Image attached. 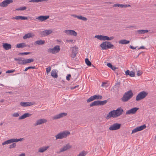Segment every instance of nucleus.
Masks as SVG:
<instances>
[{"mask_svg": "<svg viewBox=\"0 0 156 156\" xmlns=\"http://www.w3.org/2000/svg\"><path fill=\"white\" fill-rule=\"evenodd\" d=\"M120 4H116L114 5V7H120Z\"/></svg>", "mask_w": 156, "mask_h": 156, "instance_id": "obj_57", "label": "nucleus"}, {"mask_svg": "<svg viewBox=\"0 0 156 156\" xmlns=\"http://www.w3.org/2000/svg\"><path fill=\"white\" fill-rule=\"evenodd\" d=\"M64 32L67 34L76 36L77 35V33L73 30H66L64 31Z\"/></svg>", "mask_w": 156, "mask_h": 156, "instance_id": "obj_13", "label": "nucleus"}, {"mask_svg": "<svg viewBox=\"0 0 156 156\" xmlns=\"http://www.w3.org/2000/svg\"><path fill=\"white\" fill-rule=\"evenodd\" d=\"M94 100V98L93 96H91L87 100V103H89L91 101H92Z\"/></svg>", "mask_w": 156, "mask_h": 156, "instance_id": "obj_40", "label": "nucleus"}, {"mask_svg": "<svg viewBox=\"0 0 156 156\" xmlns=\"http://www.w3.org/2000/svg\"><path fill=\"white\" fill-rule=\"evenodd\" d=\"M23 140V138L20 139L13 138L6 140V141L7 144H9L17 142L18 141H21Z\"/></svg>", "mask_w": 156, "mask_h": 156, "instance_id": "obj_15", "label": "nucleus"}, {"mask_svg": "<svg viewBox=\"0 0 156 156\" xmlns=\"http://www.w3.org/2000/svg\"><path fill=\"white\" fill-rule=\"evenodd\" d=\"M13 2L12 0H5L0 3V6L3 7H6Z\"/></svg>", "mask_w": 156, "mask_h": 156, "instance_id": "obj_11", "label": "nucleus"}, {"mask_svg": "<svg viewBox=\"0 0 156 156\" xmlns=\"http://www.w3.org/2000/svg\"><path fill=\"white\" fill-rule=\"evenodd\" d=\"M145 48V47L144 46H142L141 47H140L139 49H144Z\"/></svg>", "mask_w": 156, "mask_h": 156, "instance_id": "obj_62", "label": "nucleus"}, {"mask_svg": "<svg viewBox=\"0 0 156 156\" xmlns=\"http://www.w3.org/2000/svg\"><path fill=\"white\" fill-rule=\"evenodd\" d=\"M52 32L51 30H48L41 31L40 34L42 36H45L51 34Z\"/></svg>", "mask_w": 156, "mask_h": 156, "instance_id": "obj_9", "label": "nucleus"}, {"mask_svg": "<svg viewBox=\"0 0 156 156\" xmlns=\"http://www.w3.org/2000/svg\"><path fill=\"white\" fill-rule=\"evenodd\" d=\"M26 9V7H21L20 8L17 9L16 10H23Z\"/></svg>", "mask_w": 156, "mask_h": 156, "instance_id": "obj_47", "label": "nucleus"}, {"mask_svg": "<svg viewBox=\"0 0 156 156\" xmlns=\"http://www.w3.org/2000/svg\"><path fill=\"white\" fill-rule=\"evenodd\" d=\"M148 94V93L144 91L140 92L136 96V100L139 101L143 99L147 96Z\"/></svg>", "mask_w": 156, "mask_h": 156, "instance_id": "obj_5", "label": "nucleus"}, {"mask_svg": "<svg viewBox=\"0 0 156 156\" xmlns=\"http://www.w3.org/2000/svg\"><path fill=\"white\" fill-rule=\"evenodd\" d=\"M99 105V101H96L92 102L90 105V107L94 106H98Z\"/></svg>", "mask_w": 156, "mask_h": 156, "instance_id": "obj_31", "label": "nucleus"}, {"mask_svg": "<svg viewBox=\"0 0 156 156\" xmlns=\"http://www.w3.org/2000/svg\"><path fill=\"white\" fill-rule=\"evenodd\" d=\"M127 7V5H124L123 4H120V7H121V8H123V7Z\"/></svg>", "mask_w": 156, "mask_h": 156, "instance_id": "obj_54", "label": "nucleus"}, {"mask_svg": "<svg viewBox=\"0 0 156 156\" xmlns=\"http://www.w3.org/2000/svg\"><path fill=\"white\" fill-rule=\"evenodd\" d=\"M30 54V52H25L19 53V55H27Z\"/></svg>", "mask_w": 156, "mask_h": 156, "instance_id": "obj_42", "label": "nucleus"}, {"mask_svg": "<svg viewBox=\"0 0 156 156\" xmlns=\"http://www.w3.org/2000/svg\"><path fill=\"white\" fill-rule=\"evenodd\" d=\"M15 71V70H8L6 71V73H13Z\"/></svg>", "mask_w": 156, "mask_h": 156, "instance_id": "obj_48", "label": "nucleus"}, {"mask_svg": "<svg viewBox=\"0 0 156 156\" xmlns=\"http://www.w3.org/2000/svg\"><path fill=\"white\" fill-rule=\"evenodd\" d=\"M129 75L130 77H133L135 76V73L133 71H130V73L129 74Z\"/></svg>", "mask_w": 156, "mask_h": 156, "instance_id": "obj_43", "label": "nucleus"}, {"mask_svg": "<svg viewBox=\"0 0 156 156\" xmlns=\"http://www.w3.org/2000/svg\"><path fill=\"white\" fill-rule=\"evenodd\" d=\"M29 47V45H27L25 43H22L16 45V47L18 48H23L26 47Z\"/></svg>", "mask_w": 156, "mask_h": 156, "instance_id": "obj_28", "label": "nucleus"}, {"mask_svg": "<svg viewBox=\"0 0 156 156\" xmlns=\"http://www.w3.org/2000/svg\"><path fill=\"white\" fill-rule=\"evenodd\" d=\"M107 102V100H104V101H99V105H103L105 104Z\"/></svg>", "mask_w": 156, "mask_h": 156, "instance_id": "obj_36", "label": "nucleus"}, {"mask_svg": "<svg viewBox=\"0 0 156 156\" xmlns=\"http://www.w3.org/2000/svg\"><path fill=\"white\" fill-rule=\"evenodd\" d=\"M21 106L23 107H25L27 106H31L33 105L31 102H21L20 103Z\"/></svg>", "mask_w": 156, "mask_h": 156, "instance_id": "obj_20", "label": "nucleus"}, {"mask_svg": "<svg viewBox=\"0 0 156 156\" xmlns=\"http://www.w3.org/2000/svg\"><path fill=\"white\" fill-rule=\"evenodd\" d=\"M19 156H25V155L24 153H23L20 154Z\"/></svg>", "mask_w": 156, "mask_h": 156, "instance_id": "obj_61", "label": "nucleus"}, {"mask_svg": "<svg viewBox=\"0 0 156 156\" xmlns=\"http://www.w3.org/2000/svg\"><path fill=\"white\" fill-rule=\"evenodd\" d=\"M49 147V146L40 147L39 148L38 151L39 152L43 153L46 151Z\"/></svg>", "mask_w": 156, "mask_h": 156, "instance_id": "obj_22", "label": "nucleus"}, {"mask_svg": "<svg viewBox=\"0 0 156 156\" xmlns=\"http://www.w3.org/2000/svg\"><path fill=\"white\" fill-rule=\"evenodd\" d=\"M12 19H15L16 20H20V16H15L14 17H13L12 18Z\"/></svg>", "mask_w": 156, "mask_h": 156, "instance_id": "obj_45", "label": "nucleus"}, {"mask_svg": "<svg viewBox=\"0 0 156 156\" xmlns=\"http://www.w3.org/2000/svg\"><path fill=\"white\" fill-rule=\"evenodd\" d=\"M51 75L54 78H57L58 77L57 73L55 69H53L51 71Z\"/></svg>", "mask_w": 156, "mask_h": 156, "instance_id": "obj_24", "label": "nucleus"}, {"mask_svg": "<svg viewBox=\"0 0 156 156\" xmlns=\"http://www.w3.org/2000/svg\"><path fill=\"white\" fill-rule=\"evenodd\" d=\"M60 48L59 45H56L52 48H49L48 50V52L49 53L55 54L58 52Z\"/></svg>", "mask_w": 156, "mask_h": 156, "instance_id": "obj_8", "label": "nucleus"}, {"mask_svg": "<svg viewBox=\"0 0 156 156\" xmlns=\"http://www.w3.org/2000/svg\"><path fill=\"white\" fill-rule=\"evenodd\" d=\"M146 127V126L145 125H143L137 127L132 131V133H135L138 131L142 130L145 129Z\"/></svg>", "mask_w": 156, "mask_h": 156, "instance_id": "obj_10", "label": "nucleus"}, {"mask_svg": "<svg viewBox=\"0 0 156 156\" xmlns=\"http://www.w3.org/2000/svg\"><path fill=\"white\" fill-rule=\"evenodd\" d=\"M30 66V68L31 69H35V66Z\"/></svg>", "mask_w": 156, "mask_h": 156, "instance_id": "obj_63", "label": "nucleus"}, {"mask_svg": "<svg viewBox=\"0 0 156 156\" xmlns=\"http://www.w3.org/2000/svg\"><path fill=\"white\" fill-rule=\"evenodd\" d=\"M87 153L86 152L83 151L80 153L78 156H85Z\"/></svg>", "mask_w": 156, "mask_h": 156, "instance_id": "obj_39", "label": "nucleus"}, {"mask_svg": "<svg viewBox=\"0 0 156 156\" xmlns=\"http://www.w3.org/2000/svg\"><path fill=\"white\" fill-rule=\"evenodd\" d=\"M71 146L69 144H67L66 145H64L63 147L60 149L59 151L57 153H59L65 151L71 147Z\"/></svg>", "mask_w": 156, "mask_h": 156, "instance_id": "obj_12", "label": "nucleus"}, {"mask_svg": "<svg viewBox=\"0 0 156 156\" xmlns=\"http://www.w3.org/2000/svg\"><path fill=\"white\" fill-rule=\"evenodd\" d=\"M107 84V83L105 82H103L102 83L101 86L102 87H106V85Z\"/></svg>", "mask_w": 156, "mask_h": 156, "instance_id": "obj_53", "label": "nucleus"}, {"mask_svg": "<svg viewBox=\"0 0 156 156\" xmlns=\"http://www.w3.org/2000/svg\"><path fill=\"white\" fill-rule=\"evenodd\" d=\"M19 115V114L18 113H14L12 115V116L14 117H18Z\"/></svg>", "mask_w": 156, "mask_h": 156, "instance_id": "obj_46", "label": "nucleus"}, {"mask_svg": "<svg viewBox=\"0 0 156 156\" xmlns=\"http://www.w3.org/2000/svg\"><path fill=\"white\" fill-rule=\"evenodd\" d=\"M133 94L131 90L128 91L124 94L123 97L121 98V100L124 102L128 101L133 96Z\"/></svg>", "mask_w": 156, "mask_h": 156, "instance_id": "obj_2", "label": "nucleus"}, {"mask_svg": "<svg viewBox=\"0 0 156 156\" xmlns=\"http://www.w3.org/2000/svg\"><path fill=\"white\" fill-rule=\"evenodd\" d=\"M47 122V120L44 119H41L37 120L36 123L34 124L35 126H37L38 125L42 124Z\"/></svg>", "mask_w": 156, "mask_h": 156, "instance_id": "obj_17", "label": "nucleus"}, {"mask_svg": "<svg viewBox=\"0 0 156 156\" xmlns=\"http://www.w3.org/2000/svg\"><path fill=\"white\" fill-rule=\"evenodd\" d=\"M66 42L68 43H72L73 42V40H66Z\"/></svg>", "mask_w": 156, "mask_h": 156, "instance_id": "obj_55", "label": "nucleus"}, {"mask_svg": "<svg viewBox=\"0 0 156 156\" xmlns=\"http://www.w3.org/2000/svg\"><path fill=\"white\" fill-rule=\"evenodd\" d=\"M14 60L18 62V63L19 64L24 65L23 61L24 59H23L22 57H19L18 58H15Z\"/></svg>", "mask_w": 156, "mask_h": 156, "instance_id": "obj_25", "label": "nucleus"}, {"mask_svg": "<svg viewBox=\"0 0 156 156\" xmlns=\"http://www.w3.org/2000/svg\"><path fill=\"white\" fill-rule=\"evenodd\" d=\"M93 97L94 100L101 99L102 98V96L99 95H93Z\"/></svg>", "mask_w": 156, "mask_h": 156, "instance_id": "obj_33", "label": "nucleus"}, {"mask_svg": "<svg viewBox=\"0 0 156 156\" xmlns=\"http://www.w3.org/2000/svg\"><path fill=\"white\" fill-rule=\"evenodd\" d=\"M130 72L128 70H127L125 72V74L126 75H129Z\"/></svg>", "mask_w": 156, "mask_h": 156, "instance_id": "obj_52", "label": "nucleus"}, {"mask_svg": "<svg viewBox=\"0 0 156 156\" xmlns=\"http://www.w3.org/2000/svg\"><path fill=\"white\" fill-rule=\"evenodd\" d=\"M49 16H40L37 18V19L38 20L40 21H43L48 19L49 18Z\"/></svg>", "mask_w": 156, "mask_h": 156, "instance_id": "obj_19", "label": "nucleus"}, {"mask_svg": "<svg viewBox=\"0 0 156 156\" xmlns=\"http://www.w3.org/2000/svg\"><path fill=\"white\" fill-rule=\"evenodd\" d=\"M142 73V72L140 71H138L137 72V75L138 76H139Z\"/></svg>", "mask_w": 156, "mask_h": 156, "instance_id": "obj_51", "label": "nucleus"}, {"mask_svg": "<svg viewBox=\"0 0 156 156\" xmlns=\"http://www.w3.org/2000/svg\"><path fill=\"white\" fill-rule=\"evenodd\" d=\"M45 43V41L42 40H38L34 42L35 44L38 45H41L44 44Z\"/></svg>", "mask_w": 156, "mask_h": 156, "instance_id": "obj_29", "label": "nucleus"}, {"mask_svg": "<svg viewBox=\"0 0 156 156\" xmlns=\"http://www.w3.org/2000/svg\"><path fill=\"white\" fill-rule=\"evenodd\" d=\"M137 32L140 34H144L146 33H147L148 32V30H139L137 31Z\"/></svg>", "mask_w": 156, "mask_h": 156, "instance_id": "obj_32", "label": "nucleus"}, {"mask_svg": "<svg viewBox=\"0 0 156 156\" xmlns=\"http://www.w3.org/2000/svg\"><path fill=\"white\" fill-rule=\"evenodd\" d=\"M121 126V124L120 123H114L110 126L109 129L111 131L116 130L120 129Z\"/></svg>", "mask_w": 156, "mask_h": 156, "instance_id": "obj_7", "label": "nucleus"}, {"mask_svg": "<svg viewBox=\"0 0 156 156\" xmlns=\"http://www.w3.org/2000/svg\"><path fill=\"white\" fill-rule=\"evenodd\" d=\"M51 69V68L50 66H49L46 69V72L47 74L50 71Z\"/></svg>", "mask_w": 156, "mask_h": 156, "instance_id": "obj_44", "label": "nucleus"}, {"mask_svg": "<svg viewBox=\"0 0 156 156\" xmlns=\"http://www.w3.org/2000/svg\"><path fill=\"white\" fill-rule=\"evenodd\" d=\"M71 77V75L70 74H68L66 77V79L67 80H70V78Z\"/></svg>", "mask_w": 156, "mask_h": 156, "instance_id": "obj_50", "label": "nucleus"}, {"mask_svg": "<svg viewBox=\"0 0 156 156\" xmlns=\"http://www.w3.org/2000/svg\"><path fill=\"white\" fill-rule=\"evenodd\" d=\"M95 37L97 38L101 41H110L112 40L114 38V37L113 36L109 37L107 36H103L102 35H96L95 36Z\"/></svg>", "mask_w": 156, "mask_h": 156, "instance_id": "obj_6", "label": "nucleus"}, {"mask_svg": "<svg viewBox=\"0 0 156 156\" xmlns=\"http://www.w3.org/2000/svg\"><path fill=\"white\" fill-rule=\"evenodd\" d=\"M70 134V133L68 131H65L59 133L56 135L55 137L56 140L61 139L65 138Z\"/></svg>", "mask_w": 156, "mask_h": 156, "instance_id": "obj_4", "label": "nucleus"}, {"mask_svg": "<svg viewBox=\"0 0 156 156\" xmlns=\"http://www.w3.org/2000/svg\"><path fill=\"white\" fill-rule=\"evenodd\" d=\"M85 62L86 64L88 66H90L91 65V63L90 62L89 60L88 59L86 58L85 59Z\"/></svg>", "mask_w": 156, "mask_h": 156, "instance_id": "obj_38", "label": "nucleus"}, {"mask_svg": "<svg viewBox=\"0 0 156 156\" xmlns=\"http://www.w3.org/2000/svg\"><path fill=\"white\" fill-rule=\"evenodd\" d=\"M107 66L110 68L111 69H112L113 70H115L116 69V68L113 66L110 63H108L107 64Z\"/></svg>", "mask_w": 156, "mask_h": 156, "instance_id": "obj_34", "label": "nucleus"}, {"mask_svg": "<svg viewBox=\"0 0 156 156\" xmlns=\"http://www.w3.org/2000/svg\"><path fill=\"white\" fill-rule=\"evenodd\" d=\"M72 16L74 17H75V18H78V16H77L76 15H72Z\"/></svg>", "mask_w": 156, "mask_h": 156, "instance_id": "obj_64", "label": "nucleus"}, {"mask_svg": "<svg viewBox=\"0 0 156 156\" xmlns=\"http://www.w3.org/2000/svg\"><path fill=\"white\" fill-rule=\"evenodd\" d=\"M130 48L131 49H135L136 48V47H133V46H131V45H130Z\"/></svg>", "mask_w": 156, "mask_h": 156, "instance_id": "obj_58", "label": "nucleus"}, {"mask_svg": "<svg viewBox=\"0 0 156 156\" xmlns=\"http://www.w3.org/2000/svg\"><path fill=\"white\" fill-rule=\"evenodd\" d=\"M139 109V108L135 107L131 109H130L126 112V114L128 115L130 114H134L136 113V111Z\"/></svg>", "mask_w": 156, "mask_h": 156, "instance_id": "obj_16", "label": "nucleus"}, {"mask_svg": "<svg viewBox=\"0 0 156 156\" xmlns=\"http://www.w3.org/2000/svg\"><path fill=\"white\" fill-rule=\"evenodd\" d=\"M120 85V83L119 82H118L117 83H116V84H115V85H117L118 87H119V86Z\"/></svg>", "mask_w": 156, "mask_h": 156, "instance_id": "obj_60", "label": "nucleus"}, {"mask_svg": "<svg viewBox=\"0 0 156 156\" xmlns=\"http://www.w3.org/2000/svg\"><path fill=\"white\" fill-rule=\"evenodd\" d=\"M67 115V113H61L57 115H55L52 117L53 120L58 119L62 118Z\"/></svg>", "mask_w": 156, "mask_h": 156, "instance_id": "obj_14", "label": "nucleus"}, {"mask_svg": "<svg viewBox=\"0 0 156 156\" xmlns=\"http://www.w3.org/2000/svg\"><path fill=\"white\" fill-rule=\"evenodd\" d=\"M3 47L5 50H8L11 48V45L8 43H3Z\"/></svg>", "mask_w": 156, "mask_h": 156, "instance_id": "obj_23", "label": "nucleus"}, {"mask_svg": "<svg viewBox=\"0 0 156 156\" xmlns=\"http://www.w3.org/2000/svg\"><path fill=\"white\" fill-rule=\"evenodd\" d=\"M16 146V144L15 143H13L12 144L9 145V148H14Z\"/></svg>", "mask_w": 156, "mask_h": 156, "instance_id": "obj_41", "label": "nucleus"}, {"mask_svg": "<svg viewBox=\"0 0 156 156\" xmlns=\"http://www.w3.org/2000/svg\"><path fill=\"white\" fill-rule=\"evenodd\" d=\"M5 144H7V142L6 141H5V142H3L2 143V145H5Z\"/></svg>", "mask_w": 156, "mask_h": 156, "instance_id": "obj_59", "label": "nucleus"}, {"mask_svg": "<svg viewBox=\"0 0 156 156\" xmlns=\"http://www.w3.org/2000/svg\"><path fill=\"white\" fill-rule=\"evenodd\" d=\"M123 112V110L121 108H118L116 110L110 111L107 115L106 119H109L111 118H116L121 115Z\"/></svg>", "mask_w": 156, "mask_h": 156, "instance_id": "obj_1", "label": "nucleus"}, {"mask_svg": "<svg viewBox=\"0 0 156 156\" xmlns=\"http://www.w3.org/2000/svg\"><path fill=\"white\" fill-rule=\"evenodd\" d=\"M47 0H31L29 2H38L43 1H47Z\"/></svg>", "mask_w": 156, "mask_h": 156, "instance_id": "obj_35", "label": "nucleus"}, {"mask_svg": "<svg viewBox=\"0 0 156 156\" xmlns=\"http://www.w3.org/2000/svg\"><path fill=\"white\" fill-rule=\"evenodd\" d=\"M32 115V114L29 113H26L19 118V119H24L26 118L30 117Z\"/></svg>", "mask_w": 156, "mask_h": 156, "instance_id": "obj_21", "label": "nucleus"}, {"mask_svg": "<svg viewBox=\"0 0 156 156\" xmlns=\"http://www.w3.org/2000/svg\"><path fill=\"white\" fill-rule=\"evenodd\" d=\"M34 36V34L31 33H28L24 36L23 38V39H26L28 38L33 37Z\"/></svg>", "mask_w": 156, "mask_h": 156, "instance_id": "obj_26", "label": "nucleus"}, {"mask_svg": "<svg viewBox=\"0 0 156 156\" xmlns=\"http://www.w3.org/2000/svg\"><path fill=\"white\" fill-rule=\"evenodd\" d=\"M23 61V63L24 65L33 62L34 61V59L32 58L29 59H24V60Z\"/></svg>", "mask_w": 156, "mask_h": 156, "instance_id": "obj_27", "label": "nucleus"}, {"mask_svg": "<svg viewBox=\"0 0 156 156\" xmlns=\"http://www.w3.org/2000/svg\"><path fill=\"white\" fill-rule=\"evenodd\" d=\"M77 18L83 21H87V18L84 17L82 16H78Z\"/></svg>", "mask_w": 156, "mask_h": 156, "instance_id": "obj_37", "label": "nucleus"}, {"mask_svg": "<svg viewBox=\"0 0 156 156\" xmlns=\"http://www.w3.org/2000/svg\"><path fill=\"white\" fill-rule=\"evenodd\" d=\"M78 48L76 47H73L72 48V52L71 56L73 58H74L76 56L78 52Z\"/></svg>", "mask_w": 156, "mask_h": 156, "instance_id": "obj_18", "label": "nucleus"}, {"mask_svg": "<svg viewBox=\"0 0 156 156\" xmlns=\"http://www.w3.org/2000/svg\"><path fill=\"white\" fill-rule=\"evenodd\" d=\"M28 18L27 17L20 16V20H27Z\"/></svg>", "mask_w": 156, "mask_h": 156, "instance_id": "obj_49", "label": "nucleus"}, {"mask_svg": "<svg viewBox=\"0 0 156 156\" xmlns=\"http://www.w3.org/2000/svg\"><path fill=\"white\" fill-rule=\"evenodd\" d=\"M31 69L30 68V66H29L28 67H27L25 68V69H24V71H27L28 69Z\"/></svg>", "mask_w": 156, "mask_h": 156, "instance_id": "obj_56", "label": "nucleus"}, {"mask_svg": "<svg viewBox=\"0 0 156 156\" xmlns=\"http://www.w3.org/2000/svg\"><path fill=\"white\" fill-rule=\"evenodd\" d=\"M100 46L102 50H106L109 48H113L114 45L111 43L107 41L103 42L101 44Z\"/></svg>", "mask_w": 156, "mask_h": 156, "instance_id": "obj_3", "label": "nucleus"}, {"mask_svg": "<svg viewBox=\"0 0 156 156\" xmlns=\"http://www.w3.org/2000/svg\"><path fill=\"white\" fill-rule=\"evenodd\" d=\"M129 42V41L125 39L121 40L119 41V44H128Z\"/></svg>", "mask_w": 156, "mask_h": 156, "instance_id": "obj_30", "label": "nucleus"}]
</instances>
